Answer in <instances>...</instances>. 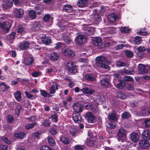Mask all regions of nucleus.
I'll use <instances>...</instances> for the list:
<instances>
[{
    "label": "nucleus",
    "instance_id": "obj_58",
    "mask_svg": "<svg viewBox=\"0 0 150 150\" xmlns=\"http://www.w3.org/2000/svg\"><path fill=\"white\" fill-rule=\"evenodd\" d=\"M125 54L127 57L129 58L132 57L133 56V53L130 50H126Z\"/></svg>",
    "mask_w": 150,
    "mask_h": 150
},
{
    "label": "nucleus",
    "instance_id": "obj_11",
    "mask_svg": "<svg viewBox=\"0 0 150 150\" xmlns=\"http://www.w3.org/2000/svg\"><path fill=\"white\" fill-rule=\"evenodd\" d=\"M131 140L134 143H137L139 139V137L138 134L135 132H133L130 135Z\"/></svg>",
    "mask_w": 150,
    "mask_h": 150
},
{
    "label": "nucleus",
    "instance_id": "obj_37",
    "mask_svg": "<svg viewBox=\"0 0 150 150\" xmlns=\"http://www.w3.org/2000/svg\"><path fill=\"white\" fill-rule=\"evenodd\" d=\"M51 117H49V118H51L52 121L55 123H57L58 121V116L56 113L54 114L52 113L50 115Z\"/></svg>",
    "mask_w": 150,
    "mask_h": 150
},
{
    "label": "nucleus",
    "instance_id": "obj_53",
    "mask_svg": "<svg viewBox=\"0 0 150 150\" xmlns=\"http://www.w3.org/2000/svg\"><path fill=\"white\" fill-rule=\"evenodd\" d=\"M86 142L87 145L89 146H93L94 145V141L91 138L87 139Z\"/></svg>",
    "mask_w": 150,
    "mask_h": 150
},
{
    "label": "nucleus",
    "instance_id": "obj_2",
    "mask_svg": "<svg viewBox=\"0 0 150 150\" xmlns=\"http://www.w3.org/2000/svg\"><path fill=\"white\" fill-rule=\"evenodd\" d=\"M66 67L67 70L70 73L74 74L77 72V66L73 62H68L66 64Z\"/></svg>",
    "mask_w": 150,
    "mask_h": 150
},
{
    "label": "nucleus",
    "instance_id": "obj_52",
    "mask_svg": "<svg viewBox=\"0 0 150 150\" xmlns=\"http://www.w3.org/2000/svg\"><path fill=\"white\" fill-rule=\"evenodd\" d=\"M130 69H124V72L126 74H133L134 73V70L133 69H131L130 70Z\"/></svg>",
    "mask_w": 150,
    "mask_h": 150
},
{
    "label": "nucleus",
    "instance_id": "obj_57",
    "mask_svg": "<svg viewBox=\"0 0 150 150\" xmlns=\"http://www.w3.org/2000/svg\"><path fill=\"white\" fill-rule=\"evenodd\" d=\"M123 80L126 81H130L133 82L134 81L133 79L130 76H125L123 77Z\"/></svg>",
    "mask_w": 150,
    "mask_h": 150
},
{
    "label": "nucleus",
    "instance_id": "obj_48",
    "mask_svg": "<svg viewBox=\"0 0 150 150\" xmlns=\"http://www.w3.org/2000/svg\"><path fill=\"white\" fill-rule=\"evenodd\" d=\"M17 32L20 34L24 33V28L23 26L21 25H19L17 29Z\"/></svg>",
    "mask_w": 150,
    "mask_h": 150
},
{
    "label": "nucleus",
    "instance_id": "obj_40",
    "mask_svg": "<svg viewBox=\"0 0 150 150\" xmlns=\"http://www.w3.org/2000/svg\"><path fill=\"white\" fill-rule=\"evenodd\" d=\"M93 21L95 22H99L101 21V17L100 15L97 14H95L92 18Z\"/></svg>",
    "mask_w": 150,
    "mask_h": 150
},
{
    "label": "nucleus",
    "instance_id": "obj_34",
    "mask_svg": "<svg viewBox=\"0 0 150 150\" xmlns=\"http://www.w3.org/2000/svg\"><path fill=\"white\" fill-rule=\"evenodd\" d=\"M46 139L50 145L52 146H55V142L53 139L50 136H48Z\"/></svg>",
    "mask_w": 150,
    "mask_h": 150
},
{
    "label": "nucleus",
    "instance_id": "obj_13",
    "mask_svg": "<svg viewBox=\"0 0 150 150\" xmlns=\"http://www.w3.org/2000/svg\"><path fill=\"white\" fill-rule=\"evenodd\" d=\"M30 43L28 41H24L20 43L19 47L21 50H25L29 48Z\"/></svg>",
    "mask_w": 150,
    "mask_h": 150
},
{
    "label": "nucleus",
    "instance_id": "obj_55",
    "mask_svg": "<svg viewBox=\"0 0 150 150\" xmlns=\"http://www.w3.org/2000/svg\"><path fill=\"white\" fill-rule=\"evenodd\" d=\"M63 39L64 42L68 44H69L71 41L70 37L68 36H64Z\"/></svg>",
    "mask_w": 150,
    "mask_h": 150
},
{
    "label": "nucleus",
    "instance_id": "obj_3",
    "mask_svg": "<svg viewBox=\"0 0 150 150\" xmlns=\"http://www.w3.org/2000/svg\"><path fill=\"white\" fill-rule=\"evenodd\" d=\"M113 82L114 85L119 89H122L126 86L125 81L119 79H114Z\"/></svg>",
    "mask_w": 150,
    "mask_h": 150
},
{
    "label": "nucleus",
    "instance_id": "obj_32",
    "mask_svg": "<svg viewBox=\"0 0 150 150\" xmlns=\"http://www.w3.org/2000/svg\"><path fill=\"white\" fill-rule=\"evenodd\" d=\"M72 119L75 123H79L81 121L82 117L79 114H75L72 117Z\"/></svg>",
    "mask_w": 150,
    "mask_h": 150
},
{
    "label": "nucleus",
    "instance_id": "obj_27",
    "mask_svg": "<svg viewBox=\"0 0 150 150\" xmlns=\"http://www.w3.org/2000/svg\"><path fill=\"white\" fill-rule=\"evenodd\" d=\"M14 136L18 139H23L25 137V133L23 132H18L14 134Z\"/></svg>",
    "mask_w": 150,
    "mask_h": 150
},
{
    "label": "nucleus",
    "instance_id": "obj_20",
    "mask_svg": "<svg viewBox=\"0 0 150 150\" xmlns=\"http://www.w3.org/2000/svg\"><path fill=\"white\" fill-rule=\"evenodd\" d=\"M34 59L33 56L25 58L24 59L23 63L27 65H29L33 64Z\"/></svg>",
    "mask_w": 150,
    "mask_h": 150
},
{
    "label": "nucleus",
    "instance_id": "obj_61",
    "mask_svg": "<svg viewBox=\"0 0 150 150\" xmlns=\"http://www.w3.org/2000/svg\"><path fill=\"white\" fill-rule=\"evenodd\" d=\"M13 4L12 2L10 1L6 2L4 5V7L7 8L8 7H11Z\"/></svg>",
    "mask_w": 150,
    "mask_h": 150
},
{
    "label": "nucleus",
    "instance_id": "obj_29",
    "mask_svg": "<svg viewBox=\"0 0 150 150\" xmlns=\"http://www.w3.org/2000/svg\"><path fill=\"white\" fill-rule=\"evenodd\" d=\"M85 78L87 80L90 81H96V79L94 75L90 74L86 75Z\"/></svg>",
    "mask_w": 150,
    "mask_h": 150
},
{
    "label": "nucleus",
    "instance_id": "obj_47",
    "mask_svg": "<svg viewBox=\"0 0 150 150\" xmlns=\"http://www.w3.org/2000/svg\"><path fill=\"white\" fill-rule=\"evenodd\" d=\"M142 124L143 126L145 127H150V118L145 119Z\"/></svg>",
    "mask_w": 150,
    "mask_h": 150
},
{
    "label": "nucleus",
    "instance_id": "obj_19",
    "mask_svg": "<svg viewBox=\"0 0 150 150\" xmlns=\"http://www.w3.org/2000/svg\"><path fill=\"white\" fill-rule=\"evenodd\" d=\"M60 140L63 144L65 145H68L71 142L70 139L66 136L62 135L60 138Z\"/></svg>",
    "mask_w": 150,
    "mask_h": 150
},
{
    "label": "nucleus",
    "instance_id": "obj_16",
    "mask_svg": "<svg viewBox=\"0 0 150 150\" xmlns=\"http://www.w3.org/2000/svg\"><path fill=\"white\" fill-rule=\"evenodd\" d=\"M52 83L53 85L51 86L50 88L49 93L50 94H53L55 93L56 90L55 89V87H56L55 88L56 90L58 89V85L55 82H53Z\"/></svg>",
    "mask_w": 150,
    "mask_h": 150
},
{
    "label": "nucleus",
    "instance_id": "obj_4",
    "mask_svg": "<svg viewBox=\"0 0 150 150\" xmlns=\"http://www.w3.org/2000/svg\"><path fill=\"white\" fill-rule=\"evenodd\" d=\"M75 39L76 43L81 45L86 42V37L84 35H80L76 36Z\"/></svg>",
    "mask_w": 150,
    "mask_h": 150
},
{
    "label": "nucleus",
    "instance_id": "obj_31",
    "mask_svg": "<svg viewBox=\"0 0 150 150\" xmlns=\"http://www.w3.org/2000/svg\"><path fill=\"white\" fill-rule=\"evenodd\" d=\"M108 19L110 22H114L117 19V16L114 13L109 15L108 16Z\"/></svg>",
    "mask_w": 150,
    "mask_h": 150
},
{
    "label": "nucleus",
    "instance_id": "obj_36",
    "mask_svg": "<svg viewBox=\"0 0 150 150\" xmlns=\"http://www.w3.org/2000/svg\"><path fill=\"white\" fill-rule=\"evenodd\" d=\"M95 30L94 28L92 27H88L86 31V33L89 35H93L94 33Z\"/></svg>",
    "mask_w": 150,
    "mask_h": 150
},
{
    "label": "nucleus",
    "instance_id": "obj_18",
    "mask_svg": "<svg viewBox=\"0 0 150 150\" xmlns=\"http://www.w3.org/2000/svg\"><path fill=\"white\" fill-rule=\"evenodd\" d=\"M108 118L109 121H117L118 119L117 114L115 112L109 113L108 116Z\"/></svg>",
    "mask_w": 150,
    "mask_h": 150
},
{
    "label": "nucleus",
    "instance_id": "obj_21",
    "mask_svg": "<svg viewBox=\"0 0 150 150\" xmlns=\"http://www.w3.org/2000/svg\"><path fill=\"white\" fill-rule=\"evenodd\" d=\"M110 81L109 78L105 77L101 80L100 84L102 86L107 88L108 87L110 83Z\"/></svg>",
    "mask_w": 150,
    "mask_h": 150
},
{
    "label": "nucleus",
    "instance_id": "obj_8",
    "mask_svg": "<svg viewBox=\"0 0 150 150\" xmlns=\"http://www.w3.org/2000/svg\"><path fill=\"white\" fill-rule=\"evenodd\" d=\"M83 105L79 103H74L73 106L74 110L78 113L83 111Z\"/></svg>",
    "mask_w": 150,
    "mask_h": 150
},
{
    "label": "nucleus",
    "instance_id": "obj_46",
    "mask_svg": "<svg viewBox=\"0 0 150 150\" xmlns=\"http://www.w3.org/2000/svg\"><path fill=\"white\" fill-rule=\"evenodd\" d=\"M57 132V129L54 127L50 128L49 131V133L52 135H54L57 134L58 133Z\"/></svg>",
    "mask_w": 150,
    "mask_h": 150
},
{
    "label": "nucleus",
    "instance_id": "obj_30",
    "mask_svg": "<svg viewBox=\"0 0 150 150\" xmlns=\"http://www.w3.org/2000/svg\"><path fill=\"white\" fill-rule=\"evenodd\" d=\"M21 91L19 90H17L14 93L15 98L18 101H20L21 100Z\"/></svg>",
    "mask_w": 150,
    "mask_h": 150
},
{
    "label": "nucleus",
    "instance_id": "obj_12",
    "mask_svg": "<svg viewBox=\"0 0 150 150\" xmlns=\"http://www.w3.org/2000/svg\"><path fill=\"white\" fill-rule=\"evenodd\" d=\"M149 141L146 140L142 139L139 142L140 147L142 149H147L149 145Z\"/></svg>",
    "mask_w": 150,
    "mask_h": 150
},
{
    "label": "nucleus",
    "instance_id": "obj_33",
    "mask_svg": "<svg viewBox=\"0 0 150 150\" xmlns=\"http://www.w3.org/2000/svg\"><path fill=\"white\" fill-rule=\"evenodd\" d=\"M84 107L87 110H91L93 112L96 111V109L93 107V105L91 103H88L85 105Z\"/></svg>",
    "mask_w": 150,
    "mask_h": 150
},
{
    "label": "nucleus",
    "instance_id": "obj_24",
    "mask_svg": "<svg viewBox=\"0 0 150 150\" xmlns=\"http://www.w3.org/2000/svg\"><path fill=\"white\" fill-rule=\"evenodd\" d=\"M63 10L65 12L71 13L73 9L71 5L67 4L63 6Z\"/></svg>",
    "mask_w": 150,
    "mask_h": 150
},
{
    "label": "nucleus",
    "instance_id": "obj_62",
    "mask_svg": "<svg viewBox=\"0 0 150 150\" xmlns=\"http://www.w3.org/2000/svg\"><path fill=\"white\" fill-rule=\"evenodd\" d=\"M41 134V132H35L33 133V135L35 137L38 138L40 137Z\"/></svg>",
    "mask_w": 150,
    "mask_h": 150
},
{
    "label": "nucleus",
    "instance_id": "obj_56",
    "mask_svg": "<svg viewBox=\"0 0 150 150\" xmlns=\"http://www.w3.org/2000/svg\"><path fill=\"white\" fill-rule=\"evenodd\" d=\"M16 33L15 32H11L9 35V40L12 41L15 39V35Z\"/></svg>",
    "mask_w": 150,
    "mask_h": 150
},
{
    "label": "nucleus",
    "instance_id": "obj_50",
    "mask_svg": "<svg viewBox=\"0 0 150 150\" xmlns=\"http://www.w3.org/2000/svg\"><path fill=\"white\" fill-rule=\"evenodd\" d=\"M14 121V118L12 115H9L7 117V121L9 123L13 122Z\"/></svg>",
    "mask_w": 150,
    "mask_h": 150
},
{
    "label": "nucleus",
    "instance_id": "obj_9",
    "mask_svg": "<svg viewBox=\"0 0 150 150\" xmlns=\"http://www.w3.org/2000/svg\"><path fill=\"white\" fill-rule=\"evenodd\" d=\"M14 16L17 18H21L24 15L23 10L21 8H16L14 10Z\"/></svg>",
    "mask_w": 150,
    "mask_h": 150
},
{
    "label": "nucleus",
    "instance_id": "obj_45",
    "mask_svg": "<svg viewBox=\"0 0 150 150\" xmlns=\"http://www.w3.org/2000/svg\"><path fill=\"white\" fill-rule=\"evenodd\" d=\"M116 63L117 66L118 67H124L127 66V64L126 62H123L119 60L116 61Z\"/></svg>",
    "mask_w": 150,
    "mask_h": 150
},
{
    "label": "nucleus",
    "instance_id": "obj_41",
    "mask_svg": "<svg viewBox=\"0 0 150 150\" xmlns=\"http://www.w3.org/2000/svg\"><path fill=\"white\" fill-rule=\"evenodd\" d=\"M127 96L124 93L122 92H118L117 95V97L121 99H125Z\"/></svg>",
    "mask_w": 150,
    "mask_h": 150
},
{
    "label": "nucleus",
    "instance_id": "obj_26",
    "mask_svg": "<svg viewBox=\"0 0 150 150\" xmlns=\"http://www.w3.org/2000/svg\"><path fill=\"white\" fill-rule=\"evenodd\" d=\"M93 43L96 46H99L103 45V42L101 38L97 37L95 38L93 42Z\"/></svg>",
    "mask_w": 150,
    "mask_h": 150
},
{
    "label": "nucleus",
    "instance_id": "obj_38",
    "mask_svg": "<svg viewBox=\"0 0 150 150\" xmlns=\"http://www.w3.org/2000/svg\"><path fill=\"white\" fill-rule=\"evenodd\" d=\"M141 113L144 116H147L150 114V109L147 108H145L142 110Z\"/></svg>",
    "mask_w": 150,
    "mask_h": 150
},
{
    "label": "nucleus",
    "instance_id": "obj_44",
    "mask_svg": "<svg viewBox=\"0 0 150 150\" xmlns=\"http://www.w3.org/2000/svg\"><path fill=\"white\" fill-rule=\"evenodd\" d=\"M28 14L30 17L32 19H34L36 16V12L33 10H30L29 11Z\"/></svg>",
    "mask_w": 150,
    "mask_h": 150
},
{
    "label": "nucleus",
    "instance_id": "obj_43",
    "mask_svg": "<svg viewBox=\"0 0 150 150\" xmlns=\"http://www.w3.org/2000/svg\"><path fill=\"white\" fill-rule=\"evenodd\" d=\"M131 117V115L128 112L125 111L121 115V117L123 119H128Z\"/></svg>",
    "mask_w": 150,
    "mask_h": 150
},
{
    "label": "nucleus",
    "instance_id": "obj_63",
    "mask_svg": "<svg viewBox=\"0 0 150 150\" xmlns=\"http://www.w3.org/2000/svg\"><path fill=\"white\" fill-rule=\"evenodd\" d=\"M25 94L27 97L28 98H33L34 97V96L33 94H30L28 91L25 92Z\"/></svg>",
    "mask_w": 150,
    "mask_h": 150
},
{
    "label": "nucleus",
    "instance_id": "obj_54",
    "mask_svg": "<svg viewBox=\"0 0 150 150\" xmlns=\"http://www.w3.org/2000/svg\"><path fill=\"white\" fill-rule=\"evenodd\" d=\"M120 30L123 33H128L129 32V30L126 27H121L120 28Z\"/></svg>",
    "mask_w": 150,
    "mask_h": 150
},
{
    "label": "nucleus",
    "instance_id": "obj_22",
    "mask_svg": "<svg viewBox=\"0 0 150 150\" xmlns=\"http://www.w3.org/2000/svg\"><path fill=\"white\" fill-rule=\"evenodd\" d=\"M10 24L8 22L0 23V28L5 30H8L10 28Z\"/></svg>",
    "mask_w": 150,
    "mask_h": 150
},
{
    "label": "nucleus",
    "instance_id": "obj_42",
    "mask_svg": "<svg viewBox=\"0 0 150 150\" xmlns=\"http://www.w3.org/2000/svg\"><path fill=\"white\" fill-rule=\"evenodd\" d=\"M36 125L37 123L34 122L31 123L26 125L25 126V128L26 129L29 130L33 128Z\"/></svg>",
    "mask_w": 150,
    "mask_h": 150
},
{
    "label": "nucleus",
    "instance_id": "obj_5",
    "mask_svg": "<svg viewBox=\"0 0 150 150\" xmlns=\"http://www.w3.org/2000/svg\"><path fill=\"white\" fill-rule=\"evenodd\" d=\"M126 132L125 130L122 128H120L119 129L117 133L118 140L119 142H123V139L125 137Z\"/></svg>",
    "mask_w": 150,
    "mask_h": 150
},
{
    "label": "nucleus",
    "instance_id": "obj_17",
    "mask_svg": "<svg viewBox=\"0 0 150 150\" xmlns=\"http://www.w3.org/2000/svg\"><path fill=\"white\" fill-rule=\"evenodd\" d=\"M50 59L52 61H56L59 58V54L56 52H53L50 54L49 56Z\"/></svg>",
    "mask_w": 150,
    "mask_h": 150
},
{
    "label": "nucleus",
    "instance_id": "obj_10",
    "mask_svg": "<svg viewBox=\"0 0 150 150\" xmlns=\"http://www.w3.org/2000/svg\"><path fill=\"white\" fill-rule=\"evenodd\" d=\"M62 52L65 55L69 57H73L74 56V52L69 48H65L62 50Z\"/></svg>",
    "mask_w": 150,
    "mask_h": 150
},
{
    "label": "nucleus",
    "instance_id": "obj_64",
    "mask_svg": "<svg viewBox=\"0 0 150 150\" xmlns=\"http://www.w3.org/2000/svg\"><path fill=\"white\" fill-rule=\"evenodd\" d=\"M113 105L115 107H117L121 103V101L117 100H114L112 101Z\"/></svg>",
    "mask_w": 150,
    "mask_h": 150
},
{
    "label": "nucleus",
    "instance_id": "obj_15",
    "mask_svg": "<svg viewBox=\"0 0 150 150\" xmlns=\"http://www.w3.org/2000/svg\"><path fill=\"white\" fill-rule=\"evenodd\" d=\"M88 0H79L77 2V6L79 7L83 8L87 6Z\"/></svg>",
    "mask_w": 150,
    "mask_h": 150
},
{
    "label": "nucleus",
    "instance_id": "obj_14",
    "mask_svg": "<svg viewBox=\"0 0 150 150\" xmlns=\"http://www.w3.org/2000/svg\"><path fill=\"white\" fill-rule=\"evenodd\" d=\"M142 139L149 141L150 140V130H144L142 134Z\"/></svg>",
    "mask_w": 150,
    "mask_h": 150
},
{
    "label": "nucleus",
    "instance_id": "obj_60",
    "mask_svg": "<svg viewBox=\"0 0 150 150\" xmlns=\"http://www.w3.org/2000/svg\"><path fill=\"white\" fill-rule=\"evenodd\" d=\"M70 133L72 136H75L77 133L76 129H71L70 130Z\"/></svg>",
    "mask_w": 150,
    "mask_h": 150
},
{
    "label": "nucleus",
    "instance_id": "obj_25",
    "mask_svg": "<svg viewBox=\"0 0 150 150\" xmlns=\"http://www.w3.org/2000/svg\"><path fill=\"white\" fill-rule=\"evenodd\" d=\"M82 91L85 94L91 95L95 93V90L94 89H89L88 87H85L81 89Z\"/></svg>",
    "mask_w": 150,
    "mask_h": 150
},
{
    "label": "nucleus",
    "instance_id": "obj_49",
    "mask_svg": "<svg viewBox=\"0 0 150 150\" xmlns=\"http://www.w3.org/2000/svg\"><path fill=\"white\" fill-rule=\"evenodd\" d=\"M16 109L15 112L18 115H19L21 110V105L19 104L17 105Z\"/></svg>",
    "mask_w": 150,
    "mask_h": 150
},
{
    "label": "nucleus",
    "instance_id": "obj_28",
    "mask_svg": "<svg viewBox=\"0 0 150 150\" xmlns=\"http://www.w3.org/2000/svg\"><path fill=\"white\" fill-rule=\"evenodd\" d=\"M40 22L39 21H35L33 24L32 27V29L35 31L38 30L40 26Z\"/></svg>",
    "mask_w": 150,
    "mask_h": 150
},
{
    "label": "nucleus",
    "instance_id": "obj_6",
    "mask_svg": "<svg viewBox=\"0 0 150 150\" xmlns=\"http://www.w3.org/2000/svg\"><path fill=\"white\" fill-rule=\"evenodd\" d=\"M85 118L88 122L93 123L95 120L96 117L92 112H88L85 115Z\"/></svg>",
    "mask_w": 150,
    "mask_h": 150
},
{
    "label": "nucleus",
    "instance_id": "obj_7",
    "mask_svg": "<svg viewBox=\"0 0 150 150\" xmlns=\"http://www.w3.org/2000/svg\"><path fill=\"white\" fill-rule=\"evenodd\" d=\"M138 72L140 74H145L148 72L146 67L144 65L142 64H139L138 66Z\"/></svg>",
    "mask_w": 150,
    "mask_h": 150
},
{
    "label": "nucleus",
    "instance_id": "obj_1",
    "mask_svg": "<svg viewBox=\"0 0 150 150\" xmlns=\"http://www.w3.org/2000/svg\"><path fill=\"white\" fill-rule=\"evenodd\" d=\"M96 61V65L98 67L106 69H108L109 68V66L106 64V58L104 57L100 56L97 57Z\"/></svg>",
    "mask_w": 150,
    "mask_h": 150
},
{
    "label": "nucleus",
    "instance_id": "obj_59",
    "mask_svg": "<svg viewBox=\"0 0 150 150\" xmlns=\"http://www.w3.org/2000/svg\"><path fill=\"white\" fill-rule=\"evenodd\" d=\"M112 121H109L108 124V127L110 129H113L116 126V124Z\"/></svg>",
    "mask_w": 150,
    "mask_h": 150
},
{
    "label": "nucleus",
    "instance_id": "obj_35",
    "mask_svg": "<svg viewBox=\"0 0 150 150\" xmlns=\"http://www.w3.org/2000/svg\"><path fill=\"white\" fill-rule=\"evenodd\" d=\"M0 87L2 89L3 92H4L7 91L9 88H10L9 86L6 84L2 82L0 83Z\"/></svg>",
    "mask_w": 150,
    "mask_h": 150
},
{
    "label": "nucleus",
    "instance_id": "obj_51",
    "mask_svg": "<svg viewBox=\"0 0 150 150\" xmlns=\"http://www.w3.org/2000/svg\"><path fill=\"white\" fill-rule=\"evenodd\" d=\"M74 148L75 150H84V147L83 145L78 144L75 145Z\"/></svg>",
    "mask_w": 150,
    "mask_h": 150
},
{
    "label": "nucleus",
    "instance_id": "obj_23",
    "mask_svg": "<svg viewBox=\"0 0 150 150\" xmlns=\"http://www.w3.org/2000/svg\"><path fill=\"white\" fill-rule=\"evenodd\" d=\"M41 39L43 43L46 45H49L52 42L51 39L47 37L45 35L42 37Z\"/></svg>",
    "mask_w": 150,
    "mask_h": 150
},
{
    "label": "nucleus",
    "instance_id": "obj_39",
    "mask_svg": "<svg viewBox=\"0 0 150 150\" xmlns=\"http://www.w3.org/2000/svg\"><path fill=\"white\" fill-rule=\"evenodd\" d=\"M142 38L139 36H136L135 37L134 40V44L135 45H139L142 42Z\"/></svg>",
    "mask_w": 150,
    "mask_h": 150
}]
</instances>
